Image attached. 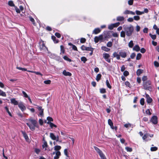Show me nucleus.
Returning <instances> with one entry per match:
<instances>
[{"label": "nucleus", "mask_w": 159, "mask_h": 159, "mask_svg": "<svg viewBox=\"0 0 159 159\" xmlns=\"http://www.w3.org/2000/svg\"><path fill=\"white\" fill-rule=\"evenodd\" d=\"M26 124L32 131L35 130V127H38L37 121L32 118L28 120Z\"/></svg>", "instance_id": "1"}, {"label": "nucleus", "mask_w": 159, "mask_h": 159, "mask_svg": "<svg viewBox=\"0 0 159 159\" xmlns=\"http://www.w3.org/2000/svg\"><path fill=\"white\" fill-rule=\"evenodd\" d=\"M123 27L127 36H130L132 35L134 30V27L132 25H124Z\"/></svg>", "instance_id": "2"}, {"label": "nucleus", "mask_w": 159, "mask_h": 159, "mask_svg": "<svg viewBox=\"0 0 159 159\" xmlns=\"http://www.w3.org/2000/svg\"><path fill=\"white\" fill-rule=\"evenodd\" d=\"M94 148L95 150L99 154L101 159H107L105 155L103 153L102 151L96 146H94Z\"/></svg>", "instance_id": "3"}, {"label": "nucleus", "mask_w": 159, "mask_h": 159, "mask_svg": "<svg viewBox=\"0 0 159 159\" xmlns=\"http://www.w3.org/2000/svg\"><path fill=\"white\" fill-rule=\"evenodd\" d=\"M151 82L149 80H148L145 82H143V86L145 89L150 90L151 89Z\"/></svg>", "instance_id": "4"}, {"label": "nucleus", "mask_w": 159, "mask_h": 159, "mask_svg": "<svg viewBox=\"0 0 159 159\" xmlns=\"http://www.w3.org/2000/svg\"><path fill=\"white\" fill-rule=\"evenodd\" d=\"M153 136V134L150 135L146 133L143 136V140H145V141H148L150 140V139L149 138V137L151 138Z\"/></svg>", "instance_id": "5"}, {"label": "nucleus", "mask_w": 159, "mask_h": 159, "mask_svg": "<svg viewBox=\"0 0 159 159\" xmlns=\"http://www.w3.org/2000/svg\"><path fill=\"white\" fill-rule=\"evenodd\" d=\"M120 24L119 22H117L114 24L110 25L108 26V28L109 30H112L114 27H116L118 26Z\"/></svg>", "instance_id": "6"}, {"label": "nucleus", "mask_w": 159, "mask_h": 159, "mask_svg": "<svg viewBox=\"0 0 159 159\" xmlns=\"http://www.w3.org/2000/svg\"><path fill=\"white\" fill-rule=\"evenodd\" d=\"M50 137L53 140H56L57 141H59V137L58 136H56L53 133L50 134Z\"/></svg>", "instance_id": "7"}, {"label": "nucleus", "mask_w": 159, "mask_h": 159, "mask_svg": "<svg viewBox=\"0 0 159 159\" xmlns=\"http://www.w3.org/2000/svg\"><path fill=\"white\" fill-rule=\"evenodd\" d=\"M39 48L40 50H45L47 49V48L45 46L43 42V41L41 40L39 42Z\"/></svg>", "instance_id": "8"}, {"label": "nucleus", "mask_w": 159, "mask_h": 159, "mask_svg": "<svg viewBox=\"0 0 159 159\" xmlns=\"http://www.w3.org/2000/svg\"><path fill=\"white\" fill-rule=\"evenodd\" d=\"M103 57L104 58L105 60L108 62L110 63L111 62V60L109 58L110 57V55L107 53H105L103 54Z\"/></svg>", "instance_id": "9"}, {"label": "nucleus", "mask_w": 159, "mask_h": 159, "mask_svg": "<svg viewBox=\"0 0 159 159\" xmlns=\"http://www.w3.org/2000/svg\"><path fill=\"white\" fill-rule=\"evenodd\" d=\"M151 121L154 124H156L157 123V117L156 116H153L151 119Z\"/></svg>", "instance_id": "10"}, {"label": "nucleus", "mask_w": 159, "mask_h": 159, "mask_svg": "<svg viewBox=\"0 0 159 159\" xmlns=\"http://www.w3.org/2000/svg\"><path fill=\"white\" fill-rule=\"evenodd\" d=\"M37 108L39 111V116H43V109L42 108V107L38 106H37Z\"/></svg>", "instance_id": "11"}, {"label": "nucleus", "mask_w": 159, "mask_h": 159, "mask_svg": "<svg viewBox=\"0 0 159 159\" xmlns=\"http://www.w3.org/2000/svg\"><path fill=\"white\" fill-rule=\"evenodd\" d=\"M103 39V36L100 35L98 36H96L94 38V42L96 43H98L99 41L102 40Z\"/></svg>", "instance_id": "12"}, {"label": "nucleus", "mask_w": 159, "mask_h": 159, "mask_svg": "<svg viewBox=\"0 0 159 159\" xmlns=\"http://www.w3.org/2000/svg\"><path fill=\"white\" fill-rule=\"evenodd\" d=\"M19 108L22 111H23L26 109V107L22 102H20L18 104Z\"/></svg>", "instance_id": "13"}, {"label": "nucleus", "mask_w": 159, "mask_h": 159, "mask_svg": "<svg viewBox=\"0 0 159 159\" xmlns=\"http://www.w3.org/2000/svg\"><path fill=\"white\" fill-rule=\"evenodd\" d=\"M22 133L23 135V136L24 138H25L26 141L28 142H30V140L28 137V136L27 134H26L25 132L22 131Z\"/></svg>", "instance_id": "14"}, {"label": "nucleus", "mask_w": 159, "mask_h": 159, "mask_svg": "<svg viewBox=\"0 0 159 159\" xmlns=\"http://www.w3.org/2000/svg\"><path fill=\"white\" fill-rule=\"evenodd\" d=\"M119 53L120 55L123 58H125L126 57V54L125 52L120 51Z\"/></svg>", "instance_id": "15"}, {"label": "nucleus", "mask_w": 159, "mask_h": 159, "mask_svg": "<svg viewBox=\"0 0 159 159\" xmlns=\"http://www.w3.org/2000/svg\"><path fill=\"white\" fill-rule=\"evenodd\" d=\"M146 97L147 98V101L148 103H150L152 101V99L149 97V96L148 94H146Z\"/></svg>", "instance_id": "16"}, {"label": "nucleus", "mask_w": 159, "mask_h": 159, "mask_svg": "<svg viewBox=\"0 0 159 159\" xmlns=\"http://www.w3.org/2000/svg\"><path fill=\"white\" fill-rule=\"evenodd\" d=\"M124 14H130L132 15H134L135 13L134 12L131 11H130L128 10H126L124 12Z\"/></svg>", "instance_id": "17"}, {"label": "nucleus", "mask_w": 159, "mask_h": 159, "mask_svg": "<svg viewBox=\"0 0 159 159\" xmlns=\"http://www.w3.org/2000/svg\"><path fill=\"white\" fill-rule=\"evenodd\" d=\"M48 147V145L47 142L45 141H44L43 142V144L42 145V147L43 149H44V150L46 151L47 150V148Z\"/></svg>", "instance_id": "18"}, {"label": "nucleus", "mask_w": 159, "mask_h": 159, "mask_svg": "<svg viewBox=\"0 0 159 159\" xmlns=\"http://www.w3.org/2000/svg\"><path fill=\"white\" fill-rule=\"evenodd\" d=\"M61 155V152L59 151H57L56 153V156L54 157V159H58Z\"/></svg>", "instance_id": "19"}, {"label": "nucleus", "mask_w": 159, "mask_h": 159, "mask_svg": "<svg viewBox=\"0 0 159 159\" xmlns=\"http://www.w3.org/2000/svg\"><path fill=\"white\" fill-rule=\"evenodd\" d=\"M101 30L99 28H97L94 29L93 31V34H97L101 31Z\"/></svg>", "instance_id": "20"}, {"label": "nucleus", "mask_w": 159, "mask_h": 159, "mask_svg": "<svg viewBox=\"0 0 159 159\" xmlns=\"http://www.w3.org/2000/svg\"><path fill=\"white\" fill-rule=\"evenodd\" d=\"M63 75L66 76H71L72 75L71 73L69 72L66 71V70H64L62 72Z\"/></svg>", "instance_id": "21"}, {"label": "nucleus", "mask_w": 159, "mask_h": 159, "mask_svg": "<svg viewBox=\"0 0 159 159\" xmlns=\"http://www.w3.org/2000/svg\"><path fill=\"white\" fill-rule=\"evenodd\" d=\"M108 124L110 125L112 129H114L113 125V123L111 120L110 119L108 120Z\"/></svg>", "instance_id": "22"}, {"label": "nucleus", "mask_w": 159, "mask_h": 159, "mask_svg": "<svg viewBox=\"0 0 159 159\" xmlns=\"http://www.w3.org/2000/svg\"><path fill=\"white\" fill-rule=\"evenodd\" d=\"M11 102L15 105H18V102L15 98H12L11 99Z\"/></svg>", "instance_id": "23"}, {"label": "nucleus", "mask_w": 159, "mask_h": 159, "mask_svg": "<svg viewBox=\"0 0 159 159\" xmlns=\"http://www.w3.org/2000/svg\"><path fill=\"white\" fill-rule=\"evenodd\" d=\"M114 57H116L117 59L119 60L120 59V55L118 54L117 52H114L113 54Z\"/></svg>", "instance_id": "24"}, {"label": "nucleus", "mask_w": 159, "mask_h": 159, "mask_svg": "<svg viewBox=\"0 0 159 159\" xmlns=\"http://www.w3.org/2000/svg\"><path fill=\"white\" fill-rule=\"evenodd\" d=\"M133 50L137 52H138L140 51V48L139 45H136L133 48Z\"/></svg>", "instance_id": "25"}, {"label": "nucleus", "mask_w": 159, "mask_h": 159, "mask_svg": "<svg viewBox=\"0 0 159 159\" xmlns=\"http://www.w3.org/2000/svg\"><path fill=\"white\" fill-rule=\"evenodd\" d=\"M143 71V70L141 69H139L137 71L136 73L138 75H139L141 74H142Z\"/></svg>", "instance_id": "26"}, {"label": "nucleus", "mask_w": 159, "mask_h": 159, "mask_svg": "<svg viewBox=\"0 0 159 159\" xmlns=\"http://www.w3.org/2000/svg\"><path fill=\"white\" fill-rule=\"evenodd\" d=\"M124 18L123 16H119L117 17L116 20L119 21H122L124 20Z\"/></svg>", "instance_id": "27"}, {"label": "nucleus", "mask_w": 159, "mask_h": 159, "mask_svg": "<svg viewBox=\"0 0 159 159\" xmlns=\"http://www.w3.org/2000/svg\"><path fill=\"white\" fill-rule=\"evenodd\" d=\"M101 49L102 50H103L106 52H109L110 50V49L109 48H108L105 46L102 47H101Z\"/></svg>", "instance_id": "28"}, {"label": "nucleus", "mask_w": 159, "mask_h": 159, "mask_svg": "<svg viewBox=\"0 0 159 159\" xmlns=\"http://www.w3.org/2000/svg\"><path fill=\"white\" fill-rule=\"evenodd\" d=\"M125 31H122L120 32V36L121 37L125 38Z\"/></svg>", "instance_id": "29"}, {"label": "nucleus", "mask_w": 159, "mask_h": 159, "mask_svg": "<svg viewBox=\"0 0 159 159\" xmlns=\"http://www.w3.org/2000/svg\"><path fill=\"white\" fill-rule=\"evenodd\" d=\"M8 5L11 7H15V6L13 2L12 1H9L8 2Z\"/></svg>", "instance_id": "30"}, {"label": "nucleus", "mask_w": 159, "mask_h": 159, "mask_svg": "<svg viewBox=\"0 0 159 159\" xmlns=\"http://www.w3.org/2000/svg\"><path fill=\"white\" fill-rule=\"evenodd\" d=\"M101 76V75L100 74H99L97 75L96 77V80L97 81H98L100 80Z\"/></svg>", "instance_id": "31"}, {"label": "nucleus", "mask_w": 159, "mask_h": 159, "mask_svg": "<svg viewBox=\"0 0 159 159\" xmlns=\"http://www.w3.org/2000/svg\"><path fill=\"white\" fill-rule=\"evenodd\" d=\"M47 123L49 124L51 128H52L53 127H57V126L53 124L52 123L50 122L49 121H48L47 122Z\"/></svg>", "instance_id": "32"}, {"label": "nucleus", "mask_w": 159, "mask_h": 159, "mask_svg": "<svg viewBox=\"0 0 159 159\" xmlns=\"http://www.w3.org/2000/svg\"><path fill=\"white\" fill-rule=\"evenodd\" d=\"M27 71L31 73H34L36 74V75H40L41 76H42V75L40 72H39L34 71L31 70H28Z\"/></svg>", "instance_id": "33"}, {"label": "nucleus", "mask_w": 159, "mask_h": 159, "mask_svg": "<svg viewBox=\"0 0 159 159\" xmlns=\"http://www.w3.org/2000/svg\"><path fill=\"white\" fill-rule=\"evenodd\" d=\"M129 47L130 48H132L134 46V43L132 40L130 41L128 44Z\"/></svg>", "instance_id": "34"}, {"label": "nucleus", "mask_w": 159, "mask_h": 159, "mask_svg": "<svg viewBox=\"0 0 159 159\" xmlns=\"http://www.w3.org/2000/svg\"><path fill=\"white\" fill-rule=\"evenodd\" d=\"M0 95L3 97H6V94L5 92L0 89Z\"/></svg>", "instance_id": "35"}, {"label": "nucleus", "mask_w": 159, "mask_h": 159, "mask_svg": "<svg viewBox=\"0 0 159 159\" xmlns=\"http://www.w3.org/2000/svg\"><path fill=\"white\" fill-rule=\"evenodd\" d=\"M106 84L107 87L109 89H111V87L110 85L109 82L108 80H107L106 81Z\"/></svg>", "instance_id": "36"}, {"label": "nucleus", "mask_w": 159, "mask_h": 159, "mask_svg": "<svg viewBox=\"0 0 159 159\" xmlns=\"http://www.w3.org/2000/svg\"><path fill=\"white\" fill-rule=\"evenodd\" d=\"M16 68L19 70H21L24 71H27V69L25 68H22L20 67H16Z\"/></svg>", "instance_id": "37"}, {"label": "nucleus", "mask_w": 159, "mask_h": 159, "mask_svg": "<svg viewBox=\"0 0 159 159\" xmlns=\"http://www.w3.org/2000/svg\"><path fill=\"white\" fill-rule=\"evenodd\" d=\"M149 35L152 39L154 40L156 39V35H155V34L153 35V34H152L151 33L149 34Z\"/></svg>", "instance_id": "38"}, {"label": "nucleus", "mask_w": 159, "mask_h": 159, "mask_svg": "<svg viewBox=\"0 0 159 159\" xmlns=\"http://www.w3.org/2000/svg\"><path fill=\"white\" fill-rule=\"evenodd\" d=\"M64 59L65 60L68 61L69 62H71V60L69 59L66 56H64L63 57Z\"/></svg>", "instance_id": "39"}, {"label": "nucleus", "mask_w": 159, "mask_h": 159, "mask_svg": "<svg viewBox=\"0 0 159 159\" xmlns=\"http://www.w3.org/2000/svg\"><path fill=\"white\" fill-rule=\"evenodd\" d=\"M158 149L157 147H152L150 148L151 151H157Z\"/></svg>", "instance_id": "40"}, {"label": "nucleus", "mask_w": 159, "mask_h": 159, "mask_svg": "<svg viewBox=\"0 0 159 159\" xmlns=\"http://www.w3.org/2000/svg\"><path fill=\"white\" fill-rule=\"evenodd\" d=\"M60 48L61 51L60 53H64L65 52V49L64 47L62 45H61L60 46Z\"/></svg>", "instance_id": "41"}, {"label": "nucleus", "mask_w": 159, "mask_h": 159, "mask_svg": "<svg viewBox=\"0 0 159 159\" xmlns=\"http://www.w3.org/2000/svg\"><path fill=\"white\" fill-rule=\"evenodd\" d=\"M61 147L60 146H56L54 147V150L56 151H58L60 150Z\"/></svg>", "instance_id": "42"}, {"label": "nucleus", "mask_w": 159, "mask_h": 159, "mask_svg": "<svg viewBox=\"0 0 159 159\" xmlns=\"http://www.w3.org/2000/svg\"><path fill=\"white\" fill-rule=\"evenodd\" d=\"M81 61H83L84 63H85V62L87 61V58L84 57H83L81 58Z\"/></svg>", "instance_id": "43"}, {"label": "nucleus", "mask_w": 159, "mask_h": 159, "mask_svg": "<svg viewBox=\"0 0 159 159\" xmlns=\"http://www.w3.org/2000/svg\"><path fill=\"white\" fill-rule=\"evenodd\" d=\"M147 77L146 76H144L142 78V80L143 81V82H145L146 81H147Z\"/></svg>", "instance_id": "44"}, {"label": "nucleus", "mask_w": 159, "mask_h": 159, "mask_svg": "<svg viewBox=\"0 0 159 159\" xmlns=\"http://www.w3.org/2000/svg\"><path fill=\"white\" fill-rule=\"evenodd\" d=\"M35 152L37 154H39L40 152V150L39 149L35 148L34 149Z\"/></svg>", "instance_id": "45"}, {"label": "nucleus", "mask_w": 159, "mask_h": 159, "mask_svg": "<svg viewBox=\"0 0 159 159\" xmlns=\"http://www.w3.org/2000/svg\"><path fill=\"white\" fill-rule=\"evenodd\" d=\"M135 12L136 14L138 15H141L144 14V12H141L138 10L136 11Z\"/></svg>", "instance_id": "46"}, {"label": "nucleus", "mask_w": 159, "mask_h": 159, "mask_svg": "<svg viewBox=\"0 0 159 159\" xmlns=\"http://www.w3.org/2000/svg\"><path fill=\"white\" fill-rule=\"evenodd\" d=\"M5 108L6 111H7V113H8L9 115L10 116H12L11 114V113H10V112L9 111V109H8V108L7 107H5Z\"/></svg>", "instance_id": "47"}, {"label": "nucleus", "mask_w": 159, "mask_h": 159, "mask_svg": "<svg viewBox=\"0 0 159 159\" xmlns=\"http://www.w3.org/2000/svg\"><path fill=\"white\" fill-rule=\"evenodd\" d=\"M125 148L126 150L128 152H131L132 151V149L131 148L126 147Z\"/></svg>", "instance_id": "48"}, {"label": "nucleus", "mask_w": 159, "mask_h": 159, "mask_svg": "<svg viewBox=\"0 0 159 159\" xmlns=\"http://www.w3.org/2000/svg\"><path fill=\"white\" fill-rule=\"evenodd\" d=\"M86 51H93V48H92L90 47H87L86 49L85 50Z\"/></svg>", "instance_id": "49"}, {"label": "nucleus", "mask_w": 159, "mask_h": 159, "mask_svg": "<svg viewBox=\"0 0 159 159\" xmlns=\"http://www.w3.org/2000/svg\"><path fill=\"white\" fill-rule=\"evenodd\" d=\"M112 45V42L109 41L108 42L107 44V46L108 47H111Z\"/></svg>", "instance_id": "50"}, {"label": "nucleus", "mask_w": 159, "mask_h": 159, "mask_svg": "<svg viewBox=\"0 0 159 159\" xmlns=\"http://www.w3.org/2000/svg\"><path fill=\"white\" fill-rule=\"evenodd\" d=\"M141 56L142 55L140 53H138L136 57V59L138 60L140 59L141 57Z\"/></svg>", "instance_id": "51"}, {"label": "nucleus", "mask_w": 159, "mask_h": 159, "mask_svg": "<svg viewBox=\"0 0 159 159\" xmlns=\"http://www.w3.org/2000/svg\"><path fill=\"white\" fill-rule=\"evenodd\" d=\"M140 103L142 105H143L144 104V99L143 98H142L140 100Z\"/></svg>", "instance_id": "52"}, {"label": "nucleus", "mask_w": 159, "mask_h": 159, "mask_svg": "<svg viewBox=\"0 0 159 159\" xmlns=\"http://www.w3.org/2000/svg\"><path fill=\"white\" fill-rule=\"evenodd\" d=\"M22 93L24 97L28 98L29 97L27 93L24 91H22Z\"/></svg>", "instance_id": "53"}, {"label": "nucleus", "mask_w": 159, "mask_h": 159, "mask_svg": "<svg viewBox=\"0 0 159 159\" xmlns=\"http://www.w3.org/2000/svg\"><path fill=\"white\" fill-rule=\"evenodd\" d=\"M16 12L17 13H20V10L17 8V7L15 6L14 7Z\"/></svg>", "instance_id": "54"}, {"label": "nucleus", "mask_w": 159, "mask_h": 159, "mask_svg": "<svg viewBox=\"0 0 159 159\" xmlns=\"http://www.w3.org/2000/svg\"><path fill=\"white\" fill-rule=\"evenodd\" d=\"M145 112L146 114L148 115H150L151 114V113L150 112V110L149 109H147L146 111Z\"/></svg>", "instance_id": "55"}, {"label": "nucleus", "mask_w": 159, "mask_h": 159, "mask_svg": "<svg viewBox=\"0 0 159 159\" xmlns=\"http://www.w3.org/2000/svg\"><path fill=\"white\" fill-rule=\"evenodd\" d=\"M51 81L50 80H45L44 81V83L46 84H50L51 83Z\"/></svg>", "instance_id": "56"}, {"label": "nucleus", "mask_w": 159, "mask_h": 159, "mask_svg": "<svg viewBox=\"0 0 159 159\" xmlns=\"http://www.w3.org/2000/svg\"><path fill=\"white\" fill-rule=\"evenodd\" d=\"M134 19L136 20H138L140 19V17L139 16H134Z\"/></svg>", "instance_id": "57"}, {"label": "nucleus", "mask_w": 159, "mask_h": 159, "mask_svg": "<svg viewBox=\"0 0 159 159\" xmlns=\"http://www.w3.org/2000/svg\"><path fill=\"white\" fill-rule=\"evenodd\" d=\"M131 126V124L130 123H128V124H125L124 125V126L126 128L130 127Z\"/></svg>", "instance_id": "58"}, {"label": "nucleus", "mask_w": 159, "mask_h": 159, "mask_svg": "<svg viewBox=\"0 0 159 159\" xmlns=\"http://www.w3.org/2000/svg\"><path fill=\"white\" fill-rule=\"evenodd\" d=\"M112 35L113 37H117L118 36V34L116 33H113L112 34Z\"/></svg>", "instance_id": "59"}, {"label": "nucleus", "mask_w": 159, "mask_h": 159, "mask_svg": "<svg viewBox=\"0 0 159 159\" xmlns=\"http://www.w3.org/2000/svg\"><path fill=\"white\" fill-rule=\"evenodd\" d=\"M64 153L65 155L67 157H68V151H67V149H65L64 150Z\"/></svg>", "instance_id": "60"}, {"label": "nucleus", "mask_w": 159, "mask_h": 159, "mask_svg": "<svg viewBox=\"0 0 159 159\" xmlns=\"http://www.w3.org/2000/svg\"><path fill=\"white\" fill-rule=\"evenodd\" d=\"M86 39L84 38H81L80 39V42L82 43H84L85 42Z\"/></svg>", "instance_id": "61"}, {"label": "nucleus", "mask_w": 159, "mask_h": 159, "mask_svg": "<svg viewBox=\"0 0 159 159\" xmlns=\"http://www.w3.org/2000/svg\"><path fill=\"white\" fill-rule=\"evenodd\" d=\"M133 0H129L128 1V4L129 5H131L133 4Z\"/></svg>", "instance_id": "62"}, {"label": "nucleus", "mask_w": 159, "mask_h": 159, "mask_svg": "<svg viewBox=\"0 0 159 159\" xmlns=\"http://www.w3.org/2000/svg\"><path fill=\"white\" fill-rule=\"evenodd\" d=\"M123 74L125 76H127L129 75V73L128 71H125L124 72Z\"/></svg>", "instance_id": "63"}, {"label": "nucleus", "mask_w": 159, "mask_h": 159, "mask_svg": "<svg viewBox=\"0 0 159 159\" xmlns=\"http://www.w3.org/2000/svg\"><path fill=\"white\" fill-rule=\"evenodd\" d=\"M148 29L147 28H145L143 30V32L144 33H147L148 32Z\"/></svg>", "instance_id": "64"}]
</instances>
